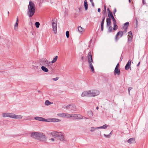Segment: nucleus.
I'll return each instance as SVG.
<instances>
[{"instance_id":"nucleus-1","label":"nucleus","mask_w":148,"mask_h":148,"mask_svg":"<svg viewBox=\"0 0 148 148\" xmlns=\"http://www.w3.org/2000/svg\"><path fill=\"white\" fill-rule=\"evenodd\" d=\"M31 136L33 138L40 141H45L47 139L45 134L41 132H33L31 133Z\"/></svg>"},{"instance_id":"nucleus-2","label":"nucleus","mask_w":148,"mask_h":148,"mask_svg":"<svg viewBox=\"0 0 148 148\" xmlns=\"http://www.w3.org/2000/svg\"><path fill=\"white\" fill-rule=\"evenodd\" d=\"M36 8L34 3L30 1L28 6V14L29 17H32L34 15L35 10Z\"/></svg>"},{"instance_id":"nucleus-3","label":"nucleus","mask_w":148,"mask_h":148,"mask_svg":"<svg viewBox=\"0 0 148 148\" xmlns=\"http://www.w3.org/2000/svg\"><path fill=\"white\" fill-rule=\"evenodd\" d=\"M51 134L53 136L57 138L58 139L61 141L64 139V133L57 131H53L51 133Z\"/></svg>"},{"instance_id":"nucleus-4","label":"nucleus","mask_w":148,"mask_h":148,"mask_svg":"<svg viewBox=\"0 0 148 148\" xmlns=\"http://www.w3.org/2000/svg\"><path fill=\"white\" fill-rule=\"evenodd\" d=\"M129 22H126L124 24V26L123 27V28L124 29V30L123 31V32L122 31H121L118 32L116 34L115 38L116 40H118V36L120 37H121L123 36V33H125L127 32V28L129 26Z\"/></svg>"},{"instance_id":"nucleus-5","label":"nucleus","mask_w":148,"mask_h":148,"mask_svg":"<svg viewBox=\"0 0 148 148\" xmlns=\"http://www.w3.org/2000/svg\"><path fill=\"white\" fill-rule=\"evenodd\" d=\"M87 58L88 60L89 65L91 71L93 73L94 72V68L92 65L93 60L91 52H89L87 56Z\"/></svg>"},{"instance_id":"nucleus-6","label":"nucleus","mask_w":148,"mask_h":148,"mask_svg":"<svg viewBox=\"0 0 148 148\" xmlns=\"http://www.w3.org/2000/svg\"><path fill=\"white\" fill-rule=\"evenodd\" d=\"M40 65L44 66L48 68L50 67L51 63L45 58L40 59L39 60Z\"/></svg>"},{"instance_id":"nucleus-7","label":"nucleus","mask_w":148,"mask_h":148,"mask_svg":"<svg viewBox=\"0 0 148 148\" xmlns=\"http://www.w3.org/2000/svg\"><path fill=\"white\" fill-rule=\"evenodd\" d=\"M89 97H95L99 95V91L96 90H88Z\"/></svg>"},{"instance_id":"nucleus-8","label":"nucleus","mask_w":148,"mask_h":148,"mask_svg":"<svg viewBox=\"0 0 148 148\" xmlns=\"http://www.w3.org/2000/svg\"><path fill=\"white\" fill-rule=\"evenodd\" d=\"M40 63L38 62H33L32 63V68L35 71H38L40 69Z\"/></svg>"},{"instance_id":"nucleus-9","label":"nucleus","mask_w":148,"mask_h":148,"mask_svg":"<svg viewBox=\"0 0 148 148\" xmlns=\"http://www.w3.org/2000/svg\"><path fill=\"white\" fill-rule=\"evenodd\" d=\"M57 21L55 20H53L52 21V26L53 31L55 34H56L57 32Z\"/></svg>"},{"instance_id":"nucleus-10","label":"nucleus","mask_w":148,"mask_h":148,"mask_svg":"<svg viewBox=\"0 0 148 148\" xmlns=\"http://www.w3.org/2000/svg\"><path fill=\"white\" fill-rule=\"evenodd\" d=\"M68 106H69V110L70 111H75L76 110V106L74 104L69 105Z\"/></svg>"},{"instance_id":"nucleus-11","label":"nucleus","mask_w":148,"mask_h":148,"mask_svg":"<svg viewBox=\"0 0 148 148\" xmlns=\"http://www.w3.org/2000/svg\"><path fill=\"white\" fill-rule=\"evenodd\" d=\"M73 117L75 119H82V116L80 114H73Z\"/></svg>"},{"instance_id":"nucleus-12","label":"nucleus","mask_w":148,"mask_h":148,"mask_svg":"<svg viewBox=\"0 0 148 148\" xmlns=\"http://www.w3.org/2000/svg\"><path fill=\"white\" fill-rule=\"evenodd\" d=\"M81 96L82 97H89L88 90L84 91L83 92L81 95Z\"/></svg>"},{"instance_id":"nucleus-13","label":"nucleus","mask_w":148,"mask_h":148,"mask_svg":"<svg viewBox=\"0 0 148 148\" xmlns=\"http://www.w3.org/2000/svg\"><path fill=\"white\" fill-rule=\"evenodd\" d=\"M131 61L130 60H129L128 62L125 66V69L128 70L130 68L131 63Z\"/></svg>"},{"instance_id":"nucleus-14","label":"nucleus","mask_w":148,"mask_h":148,"mask_svg":"<svg viewBox=\"0 0 148 148\" xmlns=\"http://www.w3.org/2000/svg\"><path fill=\"white\" fill-rule=\"evenodd\" d=\"M127 142L130 144H133L135 143V140L134 138H131L127 140Z\"/></svg>"},{"instance_id":"nucleus-15","label":"nucleus","mask_w":148,"mask_h":148,"mask_svg":"<svg viewBox=\"0 0 148 148\" xmlns=\"http://www.w3.org/2000/svg\"><path fill=\"white\" fill-rule=\"evenodd\" d=\"M18 17L17 16L16 18V22L14 24V29L15 30H17L18 29Z\"/></svg>"},{"instance_id":"nucleus-16","label":"nucleus","mask_w":148,"mask_h":148,"mask_svg":"<svg viewBox=\"0 0 148 148\" xmlns=\"http://www.w3.org/2000/svg\"><path fill=\"white\" fill-rule=\"evenodd\" d=\"M129 38H128V41H131L132 38V32L131 31L128 33Z\"/></svg>"},{"instance_id":"nucleus-17","label":"nucleus","mask_w":148,"mask_h":148,"mask_svg":"<svg viewBox=\"0 0 148 148\" xmlns=\"http://www.w3.org/2000/svg\"><path fill=\"white\" fill-rule=\"evenodd\" d=\"M34 119L36 120L44 121V118L40 117H35L34 118Z\"/></svg>"},{"instance_id":"nucleus-18","label":"nucleus","mask_w":148,"mask_h":148,"mask_svg":"<svg viewBox=\"0 0 148 148\" xmlns=\"http://www.w3.org/2000/svg\"><path fill=\"white\" fill-rule=\"evenodd\" d=\"M107 25V26H110L111 25V22L110 18H107L106 19Z\"/></svg>"},{"instance_id":"nucleus-19","label":"nucleus","mask_w":148,"mask_h":148,"mask_svg":"<svg viewBox=\"0 0 148 148\" xmlns=\"http://www.w3.org/2000/svg\"><path fill=\"white\" fill-rule=\"evenodd\" d=\"M109 12H108V16L109 17V18H113V17H114L113 15H112V13L111 12L110 10H109Z\"/></svg>"},{"instance_id":"nucleus-20","label":"nucleus","mask_w":148,"mask_h":148,"mask_svg":"<svg viewBox=\"0 0 148 148\" xmlns=\"http://www.w3.org/2000/svg\"><path fill=\"white\" fill-rule=\"evenodd\" d=\"M23 117V116L20 115H16L15 114L14 119H21Z\"/></svg>"},{"instance_id":"nucleus-21","label":"nucleus","mask_w":148,"mask_h":148,"mask_svg":"<svg viewBox=\"0 0 148 148\" xmlns=\"http://www.w3.org/2000/svg\"><path fill=\"white\" fill-rule=\"evenodd\" d=\"M41 69L42 70L45 72H47L49 71L48 69L46 67L44 66H42L41 67Z\"/></svg>"},{"instance_id":"nucleus-22","label":"nucleus","mask_w":148,"mask_h":148,"mask_svg":"<svg viewBox=\"0 0 148 148\" xmlns=\"http://www.w3.org/2000/svg\"><path fill=\"white\" fill-rule=\"evenodd\" d=\"M114 72L115 74H117L119 75L120 73V70L118 69L115 68Z\"/></svg>"},{"instance_id":"nucleus-23","label":"nucleus","mask_w":148,"mask_h":148,"mask_svg":"<svg viewBox=\"0 0 148 148\" xmlns=\"http://www.w3.org/2000/svg\"><path fill=\"white\" fill-rule=\"evenodd\" d=\"M108 126V125L106 124H105L102 126L99 127H97V128L99 129H106V128Z\"/></svg>"},{"instance_id":"nucleus-24","label":"nucleus","mask_w":148,"mask_h":148,"mask_svg":"<svg viewBox=\"0 0 148 148\" xmlns=\"http://www.w3.org/2000/svg\"><path fill=\"white\" fill-rule=\"evenodd\" d=\"M84 5L85 9L86 10L88 9V4L86 0H85L84 1Z\"/></svg>"},{"instance_id":"nucleus-25","label":"nucleus","mask_w":148,"mask_h":148,"mask_svg":"<svg viewBox=\"0 0 148 148\" xmlns=\"http://www.w3.org/2000/svg\"><path fill=\"white\" fill-rule=\"evenodd\" d=\"M78 30L79 32L81 33L83 31L84 29L80 26H79L78 27Z\"/></svg>"},{"instance_id":"nucleus-26","label":"nucleus","mask_w":148,"mask_h":148,"mask_svg":"<svg viewBox=\"0 0 148 148\" xmlns=\"http://www.w3.org/2000/svg\"><path fill=\"white\" fill-rule=\"evenodd\" d=\"M60 121V120L58 119L52 118V122H56Z\"/></svg>"},{"instance_id":"nucleus-27","label":"nucleus","mask_w":148,"mask_h":148,"mask_svg":"<svg viewBox=\"0 0 148 148\" xmlns=\"http://www.w3.org/2000/svg\"><path fill=\"white\" fill-rule=\"evenodd\" d=\"M9 113H4L2 114V116L3 117H8Z\"/></svg>"},{"instance_id":"nucleus-28","label":"nucleus","mask_w":148,"mask_h":148,"mask_svg":"<svg viewBox=\"0 0 148 148\" xmlns=\"http://www.w3.org/2000/svg\"><path fill=\"white\" fill-rule=\"evenodd\" d=\"M8 117H10V118L14 119L15 114L13 113H10L9 114Z\"/></svg>"},{"instance_id":"nucleus-29","label":"nucleus","mask_w":148,"mask_h":148,"mask_svg":"<svg viewBox=\"0 0 148 148\" xmlns=\"http://www.w3.org/2000/svg\"><path fill=\"white\" fill-rule=\"evenodd\" d=\"M53 103L50 102L49 100H46L45 101V105L48 106L50 105L51 104Z\"/></svg>"},{"instance_id":"nucleus-30","label":"nucleus","mask_w":148,"mask_h":148,"mask_svg":"<svg viewBox=\"0 0 148 148\" xmlns=\"http://www.w3.org/2000/svg\"><path fill=\"white\" fill-rule=\"evenodd\" d=\"M58 56H56L53 59V60L51 61V63H53L55 62L57 60L58 58Z\"/></svg>"},{"instance_id":"nucleus-31","label":"nucleus","mask_w":148,"mask_h":148,"mask_svg":"<svg viewBox=\"0 0 148 148\" xmlns=\"http://www.w3.org/2000/svg\"><path fill=\"white\" fill-rule=\"evenodd\" d=\"M73 117V114H65V117Z\"/></svg>"},{"instance_id":"nucleus-32","label":"nucleus","mask_w":148,"mask_h":148,"mask_svg":"<svg viewBox=\"0 0 148 148\" xmlns=\"http://www.w3.org/2000/svg\"><path fill=\"white\" fill-rule=\"evenodd\" d=\"M44 121L48 122H52V119H46L44 118Z\"/></svg>"},{"instance_id":"nucleus-33","label":"nucleus","mask_w":148,"mask_h":148,"mask_svg":"<svg viewBox=\"0 0 148 148\" xmlns=\"http://www.w3.org/2000/svg\"><path fill=\"white\" fill-rule=\"evenodd\" d=\"M114 25V27H113V29L114 30H116L118 29V26L116 24V23L113 24Z\"/></svg>"},{"instance_id":"nucleus-34","label":"nucleus","mask_w":148,"mask_h":148,"mask_svg":"<svg viewBox=\"0 0 148 148\" xmlns=\"http://www.w3.org/2000/svg\"><path fill=\"white\" fill-rule=\"evenodd\" d=\"M35 25L37 28H39L40 24L39 22H36L35 23Z\"/></svg>"},{"instance_id":"nucleus-35","label":"nucleus","mask_w":148,"mask_h":148,"mask_svg":"<svg viewBox=\"0 0 148 148\" xmlns=\"http://www.w3.org/2000/svg\"><path fill=\"white\" fill-rule=\"evenodd\" d=\"M109 27L108 31L109 32H111L112 30V27L110 26H108Z\"/></svg>"},{"instance_id":"nucleus-36","label":"nucleus","mask_w":148,"mask_h":148,"mask_svg":"<svg viewBox=\"0 0 148 148\" xmlns=\"http://www.w3.org/2000/svg\"><path fill=\"white\" fill-rule=\"evenodd\" d=\"M104 22H101V30L102 31H103V24Z\"/></svg>"},{"instance_id":"nucleus-37","label":"nucleus","mask_w":148,"mask_h":148,"mask_svg":"<svg viewBox=\"0 0 148 148\" xmlns=\"http://www.w3.org/2000/svg\"><path fill=\"white\" fill-rule=\"evenodd\" d=\"M66 35L67 38H69V32L68 31H67L66 33Z\"/></svg>"},{"instance_id":"nucleus-38","label":"nucleus","mask_w":148,"mask_h":148,"mask_svg":"<svg viewBox=\"0 0 148 148\" xmlns=\"http://www.w3.org/2000/svg\"><path fill=\"white\" fill-rule=\"evenodd\" d=\"M97 129H98V128H95L94 127H91V128L90 131L91 132H93L95 130Z\"/></svg>"},{"instance_id":"nucleus-39","label":"nucleus","mask_w":148,"mask_h":148,"mask_svg":"<svg viewBox=\"0 0 148 148\" xmlns=\"http://www.w3.org/2000/svg\"><path fill=\"white\" fill-rule=\"evenodd\" d=\"M59 116L60 117H64L65 114L64 113L60 114H59Z\"/></svg>"},{"instance_id":"nucleus-40","label":"nucleus","mask_w":148,"mask_h":148,"mask_svg":"<svg viewBox=\"0 0 148 148\" xmlns=\"http://www.w3.org/2000/svg\"><path fill=\"white\" fill-rule=\"evenodd\" d=\"M112 20L113 21V24L116 23V21L114 17H113V18H112Z\"/></svg>"},{"instance_id":"nucleus-41","label":"nucleus","mask_w":148,"mask_h":148,"mask_svg":"<svg viewBox=\"0 0 148 148\" xmlns=\"http://www.w3.org/2000/svg\"><path fill=\"white\" fill-rule=\"evenodd\" d=\"M53 80L54 81H56L58 79V78L57 77L54 78H53Z\"/></svg>"},{"instance_id":"nucleus-42","label":"nucleus","mask_w":148,"mask_h":148,"mask_svg":"<svg viewBox=\"0 0 148 148\" xmlns=\"http://www.w3.org/2000/svg\"><path fill=\"white\" fill-rule=\"evenodd\" d=\"M104 20H105V17H104V16H103V18H102V20L101 22H104Z\"/></svg>"},{"instance_id":"nucleus-43","label":"nucleus","mask_w":148,"mask_h":148,"mask_svg":"<svg viewBox=\"0 0 148 148\" xmlns=\"http://www.w3.org/2000/svg\"><path fill=\"white\" fill-rule=\"evenodd\" d=\"M104 9L105 12H106V8L105 5H104Z\"/></svg>"},{"instance_id":"nucleus-44","label":"nucleus","mask_w":148,"mask_h":148,"mask_svg":"<svg viewBox=\"0 0 148 148\" xmlns=\"http://www.w3.org/2000/svg\"><path fill=\"white\" fill-rule=\"evenodd\" d=\"M69 106V105L66 106L65 107V108H66L67 109H68L69 110V106Z\"/></svg>"},{"instance_id":"nucleus-45","label":"nucleus","mask_w":148,"mask_h":148,"mask_svg":"<svg viewBox=\"0 0 148 148\" xmlns=\"http://www.w3.org/2000/svg\"><path fill=\"white\" fill-rule=\"evenodd\" d=\"M132 89V87H130L128 89V91L129 92H130V91Z\"/></svg>"},{"instance_id":"nucleus-46","label":"nucleus","mask_w":148,"mask_h":148,"mask_svg":"<svg viewBox=\"0 0 148 148\" xmlns=\"http://www.w3.org/2000/svg\"><path fill=\"white\" fill-rule=\"evenodd\" d=\"M118 67H119V64H117V65H116V66L115 68L118 69Z\"/></svg>"},{"instance_id":"nucleus-47","label":"nucleus","mask_w":148,"mask_h":148,"mask_svg":"<svg viewBox=\"0 0 148 148\" xmlns=\"http://www.w3.org/2000/svg\"><path fill=\"white\" fill-rule=\"evenodd\" d=\"M101 11L100 9V8H99L98 9V12H100Z\"/></svg>"},{"instance_id":"nucleus-48","label":"nucleus","mask_w":148,"mask_h":148,"mask_svg":"<svg viewBox=\"0 0 148 148\" xmlns=\"http://www.w3.org/2000/svg\"><path fill=\"white\" fill-rule=\"evenodd\" d=\"M50 140H51L52 141H54V139L53 138H51Z\"/></svg>"},{"instance_id":"nucleus-49","label":"nucleus","mask_w":148,"mask_h":148,"mask_svg":"<svg viewBox=\"0 0 148 148\" xmlns=\"http://www.w3.org/2000/svg\"><path fill=\"white\" fill-rule=\"evenodd\" d=\"M140 64V62H139L138 63V64L137 65V66H139V65Z\"/></svg>"},{"instance_id":"nucleus-50","label":"nucleus","mask_w":148,"mask_h":148,"mask_svg":"<svg viewBox=\"0 0 148 148\" xmlns=\"http://www.w3.org/2000/svg\"><path fill=\"white\" fill-rule=\"evenodd\" d=\"M114 11V14H115V12H116V9H115Z\"/></svg>"},{"instance_id":"nucleus-51","label":"nucleus","mask_w":148,"mask_h":148,"mask_svg":"<svg viewBox=\"0 0 148 148\" xmlns=\"http://www.w3.org/2000/svg\"><path fill=\"white\" fill-rule=\"evenodd\" d=\"M104 136H105V137H108V136H109V135H106V134H104Z\"/></svg>"},{"instance_id":"nucleus-52","label":"nucleus","mask_w":148,"mask_h":148,"mask_svg":"<svg viewBox=\"0 0 148 148\" xmlns=\"http://www.w3.org/2000/svg\"><path fill=\"white\" fill-rule=\"evenodd\" d=\"M84 57L83 56H82V60H84Z\"/></svg>"},{"instance_id":"nucleus-53","label":"nucleus","mask_w":148,"mask_h":148,"mask_svg":"<svg viewBox=\"0 0 148 148\" xmlns=\"http://www.w3.org/2000/svg\"><path fill=\"white\" fill-rule=\"evenodd\" d=\"M98 108H99V107H97L96 109L97 110H98Z\"/></svg>"},{"instance_id":"nucleus-54","label":"nucleus","mask_w":148,"mask_h":148,"mask_svg":"<svg viewBox=\"0 0 148 148\" xmlns=\"http://www.w3.org/2000/svg\"><path fill=\"white\" fill-rule=\"evenodd\" d=\"M92 6H94V3H92Z\"/></svg>"},{"instance_id":"nucleus-55","label":"nucleus","mask_w":148,"mask_h":148,"mask_svg":"<svg viewBox=\"0 0 148 148\" xmlns=\"http://www.w3.org/2000/svg\"><path fill=\"white\" fill-rule=\"evenodd\" d=\"M8 15H9V12L8 11Z\"/></svg>"},{"instance_id":"nucleus-56","label":"nucleus","mask_w":148,"mask_h":148,"mask_svg":"<svg viewBox=\"0 0 148 148\" xmlns=\"http://www.w3.org/2000/svg\"><path fill=\"white\" fill-rule=\"evenodd\" d=\"M129 1L130 2L131 1L130 0H129Z\"/></svg>"}]
</instances>
